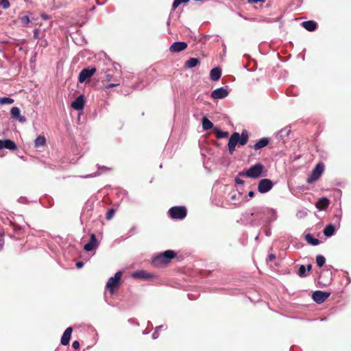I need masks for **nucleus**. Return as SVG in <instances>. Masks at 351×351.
Here are the masks:
<instances>
[{"label":"nucleus","mask_w":351,"mask_h":351,"mask_svg":"<svg viewBox=\"0 0 351 351\" xmlns=\"http://www.w3.org/2000/svg\"><path fill=\"white\" fill-rule=\"evenodd\" d=\"M273 182L269 179H262L258 185V190L261 193L268 192L273 186Z\"/></svg>","instance_id":"obj_8"},{"label":"nucleus","mask_w":351,"mask_h":351,"mask_svg":"<svg viewBox=\"0 0 351 351\" xmlns=\"http://www.w3.org/2000/svg\"><path fill=\"white\" fill-rule=\"evenodd\" d=\"M326 259L322 255H317L316 257V263L319 267H322L325 263Z\"/></svg>","instance_id":"obj_29"},{"label":"nucleus","mask_w":351,"mask_h":351,"mask_svg":"<svg viewBox=\"0 0 351 351\" xmlns=\"http://www.w3.org/2000/svg\"><path fill=\"white\" fill-rule=\"evenodd\" d=\"M98 244H99V243L97 241L95 234H91L90 240H89L88 243H87L84 245V249L86 252H90V251L93 250L94 249H95L98 246Z\"/></svg>","instance_id":"obj_11"},{"label":"nucleus","mask_w":351,"mask_h":351,"mask_svg":"<svg viewBox=\"0 0 351 351\" xmlns=\"http://www.w3.org/2000/svg\"><path fill=\"white\" fill-rule=\"evenodd\" d=\"M83 265H84V263H83L82 262H81V261L77 262V263H76V267H77V268H81Z\"/></svg>","instance_id":"obj_44"},{"label":"nucleus","mask_w":351,"mask_h":351,"mask_svg":"<svg viewBox=\"0 0 351 351\" xmlns=\"http://www.w3.org/2000/svg\"><path fill=\"white\" fill-rule=\"evenodd\" d=\"M169 214L173 219H182L186 216V209L184 206H174L169 210Z\"/></svg>","instance_id":"obj_6"},{"label":"nucleus","mask_w":351,"mask_h":351,"mask_svg":"<svg viewBox=\"0 0 351 351\" xmlns=\"http://www.w3.org/2000/svg\"><path fill=\"white\" fill-rule=\"evenodd\" d=\"M324 234L326 237H331L335 234V226L332 224H329L325 227L324 229Z\"/></svg>","instance_id":"obj_24"},{"label":"nucleus","mask_w":351,"mask_h":351,"mask_svg":"<svg viewBox=\"0 0 351 351\" xmlns=\"http://www.w3.org/2000/svg\"><path fill=\"white\" fill-rule=\"evenodd\" d=\"M228 95V91L224 88H219L214 90L211 93V97L213 99H223Z\"/></svg>","instance_id":"obj_12"},{"label":"nucleus","mask_w":351,"mask_h":351,"mask_svg":"<svg viewBox=\"0 0 351 351\" xmlns=\"http://www.w3.org/2000/svg\"><path fill=\"white\" fill-rule=\"evenodd\" d=\"M187 43L185 42H175L169 47L172 53H178L185 50L187 48Z\"/></svg>","instance_id":"obj_10"},{"label":"nucleus","mask_w":351,"mask_h":351,"mask_svg":"<svg viewBox=\"0 0 351 351\" xmlns=\"http://www.w3.org/2000/svg\"><path fill=\"white\" fill-rule=\"evenodd\" d=\"M269 143V140L267 137H264L258 141L253 146L255 150L260 149L266 147Z\"/></svg>","instance_id":"obj_19"},{"label":"nucleus","mask_w":351,"mask_h":351,"mask_svg":"<svg viewBox=\"0 0 351 351\" xmlns=\"http://www.w3.org/2000/svg\"><path fill=\"white\" fill-rule=\"evenodd\" d=\"M248 196L250 197H253L254 196V191H250L248 193Z\"/></svg>","instance_id":"obj_46"},{"label":"nucleus","mask_w":351,"mask_h":351,"mask_svg":"<svg viewBox=\"0 0 351 351\" xmlns=\"http://www.w3.org/2000/svg\"><path fill=\"white\" fill-rule=\"evenodd\" d=\"M276 259V255L274 254H269L267 257V260L270 262Z\"/></svg>","instance_id":"obj_38"},{"label":"nucleus","mask_w":351,"mask_h":351,"mask_svg":"<svg viewBox=\"0 0 351 351\" xmlns=\"http://www.w3.org/2000/svg\"><path fill=\"white\" fill-rule=\"evenodd\" d=\"M14 102V99L10 97L0 98V105L11 104Z\"/></svg>","instance_id":"obj_31"},{"label":"nucleus","mask_w":351,"mask_h":351,"mask_svg":"<svg viewBox=\"0 0 351 351\" xmlns=\"http://www.w3.org/2000/svg\"><path fill=\"white\" fill-rule=\"evenodd\" d=\"M72 331L73 328L71 327H69L65 330L61 338V343L62 345L66 346L69 343Z\"/></svg>","instance_id":"obj_17"},{"label":"nucleus","mask_w":351,"mask_h":351,"mask_svg":"<svg viewBox=\"0 0 351 351\" xmlns=\"http://www.w3.org/2000/svg\"><path fill=\"white\" fill-rule=\"evenodd\" d=\"M4 243V232H3L0 233V252L3 249Z\"/></svg>","instance_id":"obj_36"},{"label":"nucleus","mask_w":351,"mask_h":351,"mask_svg":"<svg viewBox=\"0 0 351 351\" xmlns=\"http://www.w3.org/2000/svg\"><path fill=\"white\" fill-rule=\"evenodd\" d=\"M111 71H112L110 69H108L106 70L104 69H101V72L100 73H105V80H104L105 82H109L110 81L115 82L116 80H114L113 78V74L111 73Z\"/></svg>","instance_id":"obj_22"},{"label":"nucleus","mask_w":351,"mask_h":351,"mask_svg":"<svg viewBox=\"0 0 351 351\" xmlns=\"http://www.w3.org/2000/svg\"><path fill=\"white\" fill-rule=\"evenodd\" d=\"M10 4L8 0H0V6L6 10L10 7Z\"/></svg>","instance_id":"obj_35"},{"label":"nucleus","mask_w":351,"mask_h":351,"mask_svg":"<svg viewBox=\"0 0 351 351\" xmlns=\"http://www.w3.org/2000/svg\"><path fill=\"white\" fill-rule=\"evenodd\" d=\"M235 182L238 184H244V180L240 179L239 178H235Z\"/></svg>","instance_id":"obj_41"},{"label":"nucleus","mask_w":351,"mask_h":351,"mask_svg":"<svg viewBox=\"0 0 351 351\" xmlns=\"http://www.w3.org/2000/svg\"><path fill=\"white\" fill-rule=\"evenodd\" d=\"M329 206V200L326 197L320 198L316 204V207L319 210H325Z\"/></svg>","instance_id":"obj_21"},{"label":"nucleus","mask_w":351,"mask_h":351,"mask_svg":"<svg viewBox=\"0 0 351 351\" xmlns=\"http://www.w3.org/2000/svg\"><path fill=\"white\" fill-rule=\"evenodd\" d=\"M298 274L300 277H305L307 276V271L306 269V266L304 265H300L298 271Z\"/></svg>","instance_id":"obj_30"},{"label":"nucleus","mask_w":351,"mask_h":351,"mask_svg":"<svg viewBox=\"0 0 351 351\" xmlns=\"http://www.w3.org/2000/svg\"><path fill=\"white\" fill-rule=\"evenodd\" d=\"M84 106V96L80 95L77 97L74 101L71 104V107L77 110H82Z\"/></svg>","instance_id":"obj_16"},{"label":"nucleus","mask_w":351,"mask_h":351,"mask_svg":"<svg viewBox=\"0 0 351 351\" xmlns=\"http://www.w3.org/2000/svg\"><path fill=\"white\" fill-rule=\"evenodd\" d=\"M38 34L39 30L38 29H36L34 30V38L37 39L38 38Z\"/></svg>","instance_id":"obj_43"},{"label":"nucleus","mask_w":351,"mask_h":351,"mask_svg":"<svg viewBox=\"0 0 351 351\" xmlns=\"http://www.w3.org/2000/svg\"><path fill=\"white\" fill-rule=\"evenodd\" d=\"M96 71L97 69L95 67L83 69L78 76L79 82L80 83L86 82L87 80L90 79Z\"/></svg>","instance_id":"obj_7"},{"label":"nucleus","mask_w":351,"mask_h":351,"mask_svg":"<svg viewBox=\"0 0 351 351\" xmlns=\"http://www.w3.org/2000/svg\"><path fill=\"white\" fill-rule=\"evenodd\" d=\"M249 139V134L246 130H243L241 134L235 132L232 134L228 143V152L232 154L237 145H245Z\"/></svg>","instance_id":"obj_1"},{"label":"nucleus","mask_w":351,"mask_h":351,"mask_svg":"<svg viewBox=\"0 0 351 351\" xmlns=\"http://www.w3.org/2000/svg\"><path fill=\"white\" fill-rule=\"evenodd\" d=\"M22 25L24 27H26L30 22L29 18L28 16H23L19 18Z\"/></svg>","instance_id":"obj_33"},{"label":"nucleus","mask_w":351,"mask_h":351,"mask_svg":"<svg viewBox=\"0 0 351 351\" xmlns=\"http://www.w3.org/2000/svg\"><path fill=\"white\" fill-rule=\"evenodd\" d=\"M115 212L116 210L113 208L109 209L106 214V219L107 220H110L114 217Z\"/></svg>","instance_id":"obj_32"},{"label":"nucleus","mask_w":351,"mask_h":351,"mask_svg":"<svg viewBox=\"0 0 351 351\" xmlns=\"http://www.w3.org/2000/svg\"><path fill=\"white\" fill-rule=\"evenodd\" d=\"M329 296L330 293L322 291H316L312 294L313 300L318 304L324 302Z\"/></svg>","instance_id":"obj_9"},{"label":"nucleus","mask_w":351,"mask_h":351,"mask_svg":"<svg viewBox=\"0 0 351 351\" xmlns=\"http://www.w3.org/2000/svg\"><path fill=\"white\" fill-rule=\"evenodd\" d=\"M100 169H104V170H106V171H109V170H111L112 169L110 168V167H99Z\"/></svg>","instance_id":"obj_45"},{"label":"nucleus","mask_w":351,"mask_h":351,"mask_svg":"<svg viewBox=\"0 0 351 351\" xmlns=\"http://www.w3.org/2000/svg\"><path fill=\"white\" fill-rule=\"evenodd\" d=\"M40 16L44 20H48L50 19V16H49L48 14H47L45 13H41Z\"/></svg>","instance_id":"obj_40"},{"label":"nucleus","mask_w":351,"mask_h":351,"mask_svg":"<svg viewBox=\"0 0 351 351\" xmlns=\"http://www.w3.org/2000/svg\"><path fill=\"white\" fill-rule=\"evenodd\" d=\"M213 127V123L206 117L202 119V128L204 130H208Z\"/></svg>","instance_id":"obj_28"},{"label":"nucleus","mask_w":351,"mask_h":351,"mask_svg":"<svg viewBox=\"0 0 351 351\" xmlns=\"http://www.w3.org/2000/svg\"><path fill=\"white\" fill-rule=\"evenodd\" d=\"M5 148L11 151H14L17 149L16 143L10 139L1 140L0 139V149Z\"/></svg>","instance_id":"obj_13"},{"label":"nucleus","mask_w":351,"mask_h":351,"mask_svg":"<svg viewBox=\"0 0 351 351\" xmlns=\"http://www.w3.org/2000/svg\"><path fill=\"white\" fill-rule=\"evenodd\" d=\"M305 239L312 245H317L320 243V241L318 239L313 238L311 234H306Z\"/></svg>","instance_id":"obj_27"},{"label":"nucleus","mask_w":351,"mask_h":351,"mask_svg":"<svg viewBox=\"0 0 351 351\" xmlns=\"http://www.w3.org/2000/svg\"><path fill=\"white\" fill-rule=\"evenodd\" d=\"M265 0H247L249 3H257L258 2H264Z\"/></svg>","instance_id":"obj_42"},{"label":"nucleus","mask_w":351,"mask_h":351,"mask_svg":"<svg viewBox=\"0 0 351 351\" xmlns=\"http://www.w3.org/2000/svg\"><path fill=\"white\" fill-rule=\"evenodd\" d=\"M264 169V165L261 163H256L254 165L250 167L248 170L245 172H240L239 176H246L251 178H259Z\"/></svg>","instance_id":"obj_3"},{"label":"nucleus","mask_w":351,"mask_h":351,"mask_svg":"<svg viewBox=\"0 0 351 351\" xmlns=\"http://www.w3.org/2000/svg\"><path fill=\"white\" fill-rule=\"evenodd\" d=\"M188 1L189 0H174L172 5L173 10H175L181 3H187Z\"/></svg>","instance_id":"obj_34"},{"label":"nucleus","mask_w":351,"mask_h":351,"mask_svg":"<svg viewBox=\"0 0 351 351\" xmlns=\"http://www.w3.org/2000/svg\"><path fill=\"white\" fill-rule=\"evenodd\" d=\"M200 64V61L195 58H190L186 62L185 66L187 68H193Z\"/></svg>","instance_id":"obj_25"},{"label":"nucleus","mask_w":351,"mask_h":351,"mask_svg":"<svg viewBox=\"0 0 351 351\" xmlns=\"http://www.w3.org/2000/svg\"><path fill=\"white\" fill-rule=\"evenodd\" d=\"M123 273L121 271H117L113 277L108 279L106 284V289L113 294L119 287L121 285V279Z\"/></svg>","instance_id":"obj_4"},{"label":"nucleus","mask_w":351,"mask_h":351,"mask_svg":"<svg viewBox=\"0 0 351 351\" xmlns=\"http://www.w3.org/2000/svg\"><path fill=\"white\" fill-rule=\"evenodd\" d=\"M11 117L21 123L26 121V118L21 115V110L18 107H12L10 110Z\"/></svg>","instance_id":"obj_15"},{"label":"nucleus","mask_w":351,"mask_h":351,"mask_svg":"<svg viewBox=\"0 0 351 351\" xmlns=\"http://www.w3.org/2000/svg\"><path fill=\"white\" fill-rule=\"evenodd\" d=\"M132 276L134 278L148 280L152 278L154 275L145 270H138L132 273Z\"/></svg>","instance_id":"obj_14"},{"label":"nucleus","mask_w":351,"mask_h":351,"mask_svg":"<svg viewBox=\"0 0 351 351\" xmlns=\"http://www.w3.org/2000/svg\"><path fill=\"white\" fill-rule=\"evenodd\" d=\"M302 27L309 32L315 30L317 27V24L314 21H306L302 23Z\"/></svg>","instance_id":"obj_18"},{"label":"nucleus","mask_w":351,"mask_h":351,"mask_svg":"<svg viewBox=\"0 0 351 351\" xmlns=\"http://www.w3.org/2000/svg\"><path fill=\"white\" fill-rule=\"evenodd\" d=\"M72 346L74 349H78L80 348V343L77 341H74L73 342Z\"/></svg>","instance_id":"obj_39"},{"label":"nucleus","mask_w":351,"mask_h":351,"mask_svg":"<svg viewBox=\"0 0 351 351\" xmlns=\"http://www.w3.org/2000/svg\"><path fill=\"white\" fill-rule=\"evenodd\" d=\"M46 144V138L45 136L40 135L38 136L36 140L34 141V147L38 148L40 147H43Z\"/></svg>","instance_id":"obj_23"},{"label":"nucleus","mask_w":351,"mask_h":351,"mask_svg":"<svg viewBox=\"0 0 351 351\" xmlns=\"http://www.w3.org/2000/svg\"><path fill=\"white\" fill-rule=\"evenodd\" d=\"M119 85V82L117 80H115V82L114 83H110V84H108L107 85H105L104 86V89H108V88H113V87L117 86Z\"/></svg>","instance_id":"obj_37"},{"label":"nucleus","mask_w":351,"mask_h":351,"mask_svg":"<svg viewBox=\"0 0 351 351\" xmlns=\"http://www.w3.org/2000/svg\"><path fill=\"white\" fill-rule=\"evenodd\" d=\"M213 132L215 134L216 138H218V139L226 138L228 136V132L221 131L217 127L214 128Z\"/></svg>","instance_id":"obj_26"},{"label":"nucleus","mask_w":351,"mask_h":351,"mask_svg":"<svg viewBox=\"0 0 351 351\" xmlns=\"http://www.w3.org/2000/svg\"><path fill=\"white\" fill-rule=\"evenodd\" d=\"M221 75V70L219 67L211 69L210 72V77L213 81H217Z\"/></svg>","instance_id":"obj_20"},{"label":"nucleus","mask_w":351,"mask_h":351,"mask_svg":"<svg viewBox=\"0 0 351 351\" xmlns=\"http://www.w3.org/2000/svg\"><path fill=\"white\" fill-rule=\"evenodd\" d=\"M176 255V254L173 250H167L154 257L152 260V265L157 267L166 266Z\"/></svg>","instance_id":"obj_2"},{"label":"nucleus","mask_w":351,"mask_h":351,"mask_svg":"<svg viewBox=\"0 0 351 351\" xmlns=\"http://www.w3.org/2000/svg\"><path fill=\"white\" fill-rule=\"evenodd\" d=\"M324 171V165L322 162H319L316 165L315 168L311 171V174L306 179L308 184H313L319 179Z\"/></svg>","instance_id":"obj_5"},{"label":"nucleus","mask_w":351,"mask_h":351,"mask_svg":"<svg viewBox=\"0 0 351 351\" xmlns=\"http://www.w3.org/2000/svg\"><path fill=\"white\" fill-rule=\"evenodd\" d=\"M306 271H309L312 269V265H308L306 267Z\"/></svg>","instance_id":"obj_47"}]
</instances>
